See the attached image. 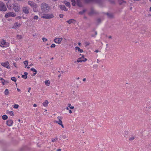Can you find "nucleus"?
Here are the masks:
<instances>
[{
  "instance_id": "1",
  "label": "nucleus",
  "mask_w": 151,
  "mask_h": 151,
  "mask_svg": "<svg viewBox=\"0 0 151 151\" xmlns=\"http://www.w3.org/2000/svg\"><path fill=\"white\" fill-rule=\"evenodd\" d=\"M41 8L42 10L45 12H47L50 9V7L48 4L45 3H43L41 5Z\"/></svg>"
},
{
  "instance_id": "2",
  "label": "nucleus",
  "mask_w": 151,
  "mask_h": 151,
  "mask_svg": "<svg viewBox=\"0 0 151 151\" xmlns=\"http://www.w3.org/2000/svg\"><path fill=\"white\" fill-rule=\"evenodd\" d=\"M9 45V44L6 40L2 39L0 41V46L2 47H7Z\"/></svg>"
},
{
  "instance_id": "3",
  "label": "nucleus",
  "mask_w": 151,
  "mask_h": 151,
  "mask_svg": "<svg viewBox=\"0 0 151 151\" xmlns=\"http://www.w3.org/2000/svg\"><path fill=\"white\" fill-rule=\"evenodd\" d=\"M57 119L58 120H55L54 121V123H58V124L61 126L62 128H64V127L62 124V120L63 119L62 117L61 116H58Z\"/></svg>"
},
{
  "instance_id": "4",
  "label": "nucleus",
  "mask_w": 151,
  "mask_h": 151,
  "mask_svg": "<svg viewBox=\"0 0 151 151\" xmlns=\"http://www.w3.org/2000/svg\"><path fill=\"white\" fill-rule=\"evenodd\" d=\"M7 10V9L5 4L2 1H0V11L5 12Z\"/></svg>"
},
{
  "instance_id": "5",
  "label": "nucleus",
  "mask_w": 151,
  "mask_h": 151,
  "mask_svg": "<svg viewBox=\"0 0 151 151\" xmlns=\"http://www.w3.org/2000/svg\"><path fill=\"white\" fill-rule=\"evenodd\" d=\"M54 17L53 14H44L43 16L42 17V18L46 19H51Z\"/></svg>"
},
{
  "instance_id": "6",
  "label": "nucleus",
  "mask_w": 151,
  "mask_h": 151,
  "mask_svg": "<svg viewBox=\"0 0 151 151\" xmlns=\"http://www.w3.org/2000/svg\"><path fill=\"white\" fill-rule=\"evenodd\" d=\"M28 4L29 5H30L32 8H33L34 12H36V11L34 10V9L35 8L36 9L37 7V5L36 3L32 1H29L28 2Z\"/></svg>"
},
{
  "instance_id": "7",
  "label": "nucleus",
  "mask_w": 151,
  "mask_h": 151,
  "mask_svg": "<svg viewBox=\"0 0 151 151\" xmlns=\"http://www.w3.org/2000/svg\"><path fill=\"white\" fill-rule=\"evenodd\" d=\"M62 40V38H59L56 37L54 40V41L56 44H60Z\"/></svg>"
},
{
  "instance_id": "8",
  "label": "nucleus",
  "mask_w": 151,
  "mask_h": 151,
  "mask_svg": "<svg viewBox=\"0 0 151 151\" xmlns=\"http://www.w3.org/2000/svg\"><path fill=\"white\" fill-rule=\"evenodd\" d=\"M16 16V14L15 13L13 12H10L6 13L5 15V17L6 18H8L10 17H14Z\"/></svg>"
},
{
  "instance_id": "9",
  "label": "nucleus",
  "mask_w": 151,
  "mask_h": 151,
  "mask_svg": "<svg viewBox=\"0 0 151 151\" xmlns=\"http://www.w3.org/2000/svg\"><path fill=\"white\" fill-rule=\"evenodd\" d=\"M1 65L2 66L7 69H9L10 68L9 64L8 61L2 63H1Z\"/></svg>"
},
{
  "instance_id": "10",
  "label": "nucleus",
  "mask_w": 151,
  "mask_h": 151,
  "mask_svg": "<svg viewBox=\"0 0 151 151\" xmlns=\"http://www.w3.org/2000/svg\"><path fill=\"white\" fill-rule=\"evenodd\" d=\"M87 60V59L85 58L83 55H82V57L78 58L77 60L78 63L82 62H85Z\"/></svg>"
},
{
  "instance_id": "11",
  "label": "nucleus",
  "mask_w": 151,
  "mask_h": 151,
  "mask_svg": "<svg viewBox=\"0 0 151 151\" xmlns=\"http://www.w3.org/2000/svg\"><path fill=\"white\" fill-rule=\"evenodd\" d=\"M13 9L15 12H19L20 9V6L18 4H15L14 5Z\"/></svg>"
},
{
  "instance_id": "12",
  "label": "nucleus",
  "mask_w": 151,
  "mask_h": 151,
  "mask_svg": "<svg viewBox=\"0 0 151 151\" xmlns=\"http://www.w3.org/2000/svg\"><path fill=\"white\" fill-rule=\"evenodd\" d=\"M29 8L28 7H24L22 8L23 12L25 14H27L29 13Z\"/></svg>"
},
{
  "instance_id": "13",
  "label": "nucleus",
  "mask_w": 151,
  "mask_h": 151,
  "mask_svg": "<svg viewBox=\"0 0 151 151\" xmlns=\"http://www.w3.org/2000/svg\"><path fill=\"white\" fill-rule=\"evenodd\" d=\"M13 123V122L12 120L9 119L6 121V124L9 126H12Z\"/></svg>"
},
{
  "instance_id": "14",
  "label": "nucleus",
  "mask_w": 151,
  "mask_h": 151,
  "mask_svg": "<svg viewBox=\"0 0 151 151\" xmlns=\"http://www.w3.org/2000/svg\"><path fill=\"white\" fill-rule=\"evenodd\" d=\"M20 26L21 24L20 23H19L18 22H16L14 24V25L12 28L15 29H17Z\"/></svg>"
},
{
  "instance_id": "15",
  "label": "nucleus",
  "mask_w": 151,
  "mask_h": 151,
  "mask_svg": "<svg viewBox=\"0 0 151 151\" xmlns=\"http://www.w3.org/2000/svg\"><path fill=\"white\" fill-rule=\"evenodd\" d=\"M67 22L69 24L72 23L75 24L76 23V21L74 19H71L67 21Z\"/></svg>"
},
{
  "instance_id": "16",
  "label": "nucleus",
  "mask_w": 151,
  "mask_h": 151,
  "mask_svg": "<svg viewBox=\"0 0 151 151\" xmlns=\"http://www.w3.org/2000/svg\"><path fill=\"white\" fill-rule=\"evenodd\" d=\"M6 113L7 114H9L11 116H13L14 115V112L12 111H10L9 110H7L6 111Z\"/></svg>"
},
{
  "instance_id": "17",
  "label": "nucleus",
  "mask_w": 151,
  "mask_h": 151,
  "mask_svg": "<svg viewBox=\"0 0 151 151\" xmlns=\"http://www.w3.org/2000/svg\"><path fill=\"white\" fill-rule=\"evenodd\" d=\"M75 51L76 52L77 51L79 52L80 53H82L83 52V50L82 49H81L80 48L78 47H75Z\"/></svg>"
},
{
  "instance_id": "18",
  "label": "nucleus",
  "mask_w": 151,
  "mask_h": 151,
  "mask_svg": "<svg viewBox=\"0 0 151 151\" xmlns=\"http://www.w3.org/2000/svg\"><path fill=\"white\" fill-rule=\"evenodd\" d=\"M60 7L62 10L66 11L68 10L64 5H60Z\"/></svg>"
},
{
  "instance_id": "19",
  "label": "nucleus",
  "mask_w": 151,
  "mask_h": 151,
  "mask_svg": "<svg viewBox=\"0 0 151 151\" xmlns=\"http://www.w3.org/2000/svg\"><path fill=\"white\" fill-rule=\"evenodd\" d=\"M80 0H77V5L79 7H81L82 6V4L81 1Z\"/></svg>"
},
{
  "instance_id": "20",
  "label": "nucleus",
  "mask_w": 151,
  "mask_h": 151,
  "mask_svg": "<svg viewBox=\"0 0 151 151\" xmlns=\"http://www.w3.org/2000/svg\"><path fill=\"white\" fill-rule=\"evenodd\" d=\"M31 70L35 72L33 73V76H34L35 75L37 74V70L34 68H31L30 69Z\"/></svg>"
},
{
  "instance_id": "21",
  "label": "nucleus",
  "mask_w": 151,
  "mask_h": 151,
  "mask_svg": "<svg viewBox=\"0 0 151 151\" xmlns=\"http://www.w3.org/2000/svg\"><path fill=\"white\" fill-rule=\"evenodd\" d=\"M48 102L47 100H45L42 104L43 105L44 107H46L48 104Z\"/></svg>"
},
{
  "instance_id": "22",
  "label": "nucleus",
  "mask_w": 151,
  "mask_h": 151,
  "mask_svg": "<svg viewBox=\"0 0 151 151\" xmlns=\"http://www.w3.org/2000/svg\"><path fill=\"white\" fill-rule=\"evenodd\" d=\"M4 93L5 95H8L9 93L8 89H6L4 91Z\"/></svg>"
},
{
  "instance_id": "23",
  "label": "nucleus",
  "mask_w": 151,
  "mask_h": 151,
  "mask_svg": "<svg viewBox=\"0 0 151 151\" xmlns=\"http://www.w3.org/2000/svg\"><path fill=\"white\" fill-rule=\"evenodd\" d=\"M0 80L1 81V82L3 85H4L6 83H8V82L5 81L4 79L2 78H1Z\"/></svg>"
},
{
  "instance_id": "24",
  "label": "nucleus",
  "mask_w": 151,
  "mask_h": 151,
  "mask_svg": "<svg viewBox=\"0 0 151 151\" xmlns=\"http://www.w3.org/2000/svg\"><path fill=\"white\" fill-rule=\"evenodd\" d=\"M24 75H22V77L23 78L26 79L27 78L28 73L27 72H24Z\"/></svg>"
},
{
  "instance_id": "25",
  "label": "nucleus",
  "mask_w": 151,
  "mask_h": 151,
  "mask_svg": "<svg viewBox=\"0 0 151 151\" xmlns=\"http://www.w3.org/2000/svg\"><path fill=\"white\" fill-rule=\"evenodd\" d=\"M45 85L48 86H49L50 84V81L49 80L45 81Z\"/></svg>"
},
{
  "instance_id": "26",
  "label": "nucleus",
  "mask_w": 151,
  "mask_h": 151,
  "mask_svg": "<svg viewBox=\"0 0 151 151\" xmlns=\"http://www.w3.org/2000/svg\"><path fill=\"white\" fill-rule=\"evenodd\" d=\"M64 3L67 6L69 7H70V5L69 2L65 1H64Z\"/></svg>"
},
{
  "instance_id": "27",
  "label": "nucleus",
  "mask_w": 151,
  "mask_h": 151,
  "mask_svg": "<svg viewBox=\"0 0 151 151\" xmlns=\"http://www.w3.org/2000/svg\"><path fill=\"white\" fill-rule=\"evenodd\" d=\"M17 38L18 40H20L22 38V37L21 35H18L17 36Z\"/></svg>"
},
{
  "instance_id": "28",
  "label": "nucleus",
  "mask_w": 151,
  "mask_h": 151,
  "mask_svg": "<svg viewBox=\"0 0 151 151\" xmlns=\"http://www.w3.org/2000/svg\"><path fill=\"white\" fill-rule=\"evenodd\" d=\"M24 63L25 65V68L27 66L28 64V60H25L24 62Z\"/></svg>"
},
{
  "instance_id": "29",
  "label": "nucleus",
  "mask_w": 151,
  "mask_h": 151,
  "mask_svg": "<svg viewBox=\"0 0 151 151\" xmlns=\"http://www.w3.org/2000/svg\"><path fill=\"white\" fill-rule=\"evenodd\" d=\"M2 117L3 119L5 120L6 119H7L8 116L7 115H3L2 116Z\"/></svg>"
},
{
  "instance_id": "30",
  "label": "nucleus",
  "mask_w": 151,
  "mask_h": 151,
  "mask_svg": "<svg viewBox=\"0 0 151 151\" xmlns=\"http://www.w3.org/2000/svg\"><path fill=\"white\" fill-rule=\"evenodd\" d=\"M85 12L86 10H83L82 11L80 12H79V14H80L82 15Z\"/></svg>"
},
{
  "instance_id": "31",
  "label": "nucleus",
  "mask_w": 151,
  "mask_h": 151,
  "mask_svg": "<svg viewBox=\"0 0 151 151\" xmlns=\"http://www.w3.org/2000/svg\"><path fill=\"white\" fill-rule=\"evenodd\" d=\"M71 1L72 2V5L73 6H75L76 4V1L75 0H71Z\"/></svg>"
},
{
  "instance_id": "32",
  "label": "nucleus",
  "mask_w": 151,
  "mask_h": 151,
  "mask_svg": "<svg viewBox=\"0 0 151 151\" xmlns=\"http://www.w3.org/2000/svg\"><path fill=\"white\" fill-rule=\"evenodd\" d=\"M11 80L14 82H16L17 81L16 78L14 77H13L11 78Z\"/></svg>"
},
{
  "instance_id": "33",
  "label": "nucleus",
  "mask_w": 151,
  "mask_h": 151,
  "mask_svg": "<svg viewBox=\"0 0 151 151\" xmlns=\"http://www.w3.org/2000/svg\"><path fill=\"white\" fill-rule=\"evenodd\" d=\"M19 107V105L17 104H15L14 106V108L16 109H18Z\"/></svg>"
},
{
  "instance_id": "34",
  "label": "nucleus",
  "mask_w": 151,
  "mask_h": 151,
  "mask_svg": "<svg viewBox=\"0 0 151 151\" xmlns=\"http://www.w3.org/2000/svg\"><path fill=\"white\" fill-rule=\"evenodd\" d=\"M42 40L43 41V42H45L47 41V39L43 37L42 38Z\"/></svg>"
},
{
  "instance_id": "35",
  "label": "nucleus",
  "mask_w": 151,
  "mask_h": 151,
  "mask_svg": "<svg viewBox=\"0 0 151 151\" xmlns=\"http://www.w3.org/2000/svg\"><path fill=\"white\" fill-rule=\"evenodd\" d=\"M134 139V137L133 136H132L129 138V140L130 141H132Z\"/></svg>"
},
{
  "instance_id": "36",
  "label": "nucleus",
  "mask_w": 151,
  "mask_h": 151,
  "mask_svg": "<svg viewBox=\"0 0 151 151\" xmlns=\"http://www.w3.org/2000/svg\"><path fill=\"white\" fill-rule=\"evenodd\" d=\"M38 16L37 15H35L33 19H34L37 20L38 19Z\"/></svg>"
},
{
  "instance_id": "37",
  "label": "nucleus",
  "mask_w": 151,
  "mask_h": 151,
  "mask_svg": "<svg viewBox=\"0 0 151 151\" xmlns=\"http://www.w3.org/2000/svg\"><path fill=\"white\" fill-rule=\"evenodd\" d=\"M56 46L55 45V44H52L50 46V47L51 48L55 47Z\"/></svg>"
},
{
  "instance_id": "38",
  "label": "nucleus",
  "mask_w": 151,
  "mask_h": 151,
  "mask_svg": "<svg viewBox=\"0 0 151 151\" xmlns=\"http://www.w3.org/2000/svg\"><path fill=\"white\" fill-rule=\"evenodd\" d=\"M93 0H85V2L87 3H89V2H90V1H91Z\"/></svg>"
},
{
  "instance_id": "39",
  "label": "nucleus",
  "mask_w": 151,
  "mask_h": 151,
  "mask_svg": "<svg viewBox=\"0 0 151 151\" xmlns=\"http://www.w3.org/2000/svg\"><path fill=\"white\" fill-rule=\"evenodd\" d=\"M119 4H121L122 3V2H124L123 0H119Z\"/></svg>"
},
{
  "instance_id": "40",
  "label": "nucleus",
  "mask_w": 151,
  "mask_h": 151,
  "mask_svg": "<svg viewBox=\"0 0 151 151\" xmlns=\"http://www.w3.org/2000/svg\"><path fill=\"white\" fill-rule=\"evenodd\" d=\"M63 14H60L59 15V17L60 18H62L63 17Z\"/></svg>"
},
{
  "instance_id": "41",
  "label": "nucleus",
  "mask_w": 151,
  "mask_h": 151,
  "mask_svg": "<svg viewBox=\"0 0 151 151\" xmlns=\"http://www.w3.org/2000/svg\"><path fill=\"white\" fill-rule=\"evenodd\" d=\"M13 65L15 67L17 68V66H16V63H14Z\"/></svg>"
},
{
  "instance_id": "42",
  "label": "nucleus",
  "mask_w": 151,
  "mask_h": 151,
  "mask_svg": "<svg viewBox=\"0 0 151 151\" xmlns=\"http://www.w3.org/2000/svg\"><path fill=\"white\" fill-rule=\"evenodd\" d=\"M97 22H98V23H99V22H101V20L100 19H98V20H97Z\"/></svg>"
},
{
  "instance_id": "43",
  "label": "nucleus",
  "mask_w": 151,
  "mask_h": 151,
  "mask_svg": "<svg viewBox=\"0 0 151 151\" xmlns=\"http://www.w3.org/2000/svg\"><path fill=\"white\" fill-rule=\"evenodd\" d=\"M69 108L71 109H73L74 108V107L73 106H70Z\"/></svg>"
},
{
  "instance_id": "44",
  "label": "nucleus",
  "mask_w": 151,
  "mask_h": 151,
  "mask_svg": "<svg viewBox=\"0 0 151 151\" xmlns=\"http://www.w3.org/2000/svg\"><path fill=\"white\" fill-rule=\"evenodd\" d=\"M33 106L34 107H36L37 106V105L35 104H33Z\"/></svg>"
},
{
  "instance_id": "45",
  "label": "nucleus",
  "mask_w": 151,
  "mask_h": 151,
  "mask_svg": "<svg viewBox=\"0 0 151 151\" xmlns=\"http://www.w3.org/2000/svg\"><path fill=\"white\" fill-rule=\"evenodd\" d=\"M56 140V139H52V142H54Z\"/></svg>"
},
{
  "instance_id": "46",
  "label": "nucleus",
  "mask_w": 151,
  "mask_h": 151,
  "mask_svg": "<svg viewBox=\"0 0 151 151\" xmlns=\"http://www.w3.org/2000/svg\"><path fill=\"white\" fill-rule=\"evenodd\" d=\"M86 78H84L83 79V81L84 82H85L86 81Z\"/></svg>"
},
{
  "instance_id": "47",
  "label": "nucleus",
  "mask_w": 151,
  "mask_h": 151,
  "mask_svg": "<svg viewBox=\"0 0 151 151\" xmlns=\"http://www.w3.org/2000/svg\"><path fill=\"white\" fill-rule=\"evenodd\" d=\"M69 112L70 114H71L72 113V112L71 110H69Z\"/></svg>"
},
{
  "instance_id": "48",
  "label": "nucleus",
  "mask_w": 151,
  "mask_h": 151,
  "mask_svg": "<svg viewBox=\"0 0 151 151\" xmlns=\"http://www.w3.org/2000/svg\"><path fill=\"white\" fill-rule=\"evenodd\" d=\"M71 106V104H68V107H70V106Z\"/></svg>"
},
{
  "instance_id": "49",
  "label": "nucleus",
  "mask_w": 151,
  "mask_h": 151,
  "mask_svg": "<svg viewBox=\"0 0 151 151\" xmlns=\"http://www.w3.org/2000/svg\"><path fill=\"white\" fill-rule=\"evenodd\" d=\"M85 44H86L87 45H88L89 44V43L88 42H86L85 43Z\"/></svg>"
},
{
  "instance_id": "50",
  "label": "nucleus",
  "mask_w": 151,
  "mask_h": 151,
  "mask_svg": "<svg viewBox=\"0 0 151 151\" xmlns=\"http://www.w3.org/2000/svg\"><path fill=\"white\" fill-rule=\"evenodd\" d=\"M99 60H98V59H97V63H99Z\"/></svg>"
},
{
  "instance_id": "51",
  "label": "nucleus",
  "mask_w": 151,
  "mask_h": 151,
  "mask_svg": "<svg viewBox=\"0 0 151 151\" xmlns=\"http://www.w3.org/2000/svg\"><path fill=\"white\" fill-rule=\"evenodd\" d=\"M17 91H19V92L20 91V90L19 89V88H17Z\"/></svg>"
},
{
  "instance_id": "52",
  "label": "nucleus",
  "mask_w": 151,
  "mask_h": 151,
  "mask_svg": "<svg viewBox=\"0 0 151 151\" xmlns=\"http://www.w3.org/2000/svg\"><path fill=\"white\" fill-rule=\"evenodd\" d=\"M99 52V51L98 50H96L95 51V52Z\"/></svg>"
},
{
  "instance_id": "53",
  "label": "nucleus",
  "mask_w": 151,
  "mask_h": 151,
  "mask_svg": "<svg viewBox=\"0 0 151 151\" xmlns=\"http://www.w3.org/2000/svg\"><path fill=\"white\" fill-rule=\"evenodd\" d=\"M78 45H79L80 46H81V43L80 42H79L78 43Z\"/></svg>"
},
{
  "instance_id": "54",
  "label": "nucleus",
  "mask_w": 151,
  "mask_h": 151,
  "mask_svg": "<svg viewBox=\"0 0 151 151\" xmlns=\"http://www.w3.org/2000/svg\"><path fill=\"white\" fill-rule=\"evenodd\" d=\"M61 149H59L57 150V151H61Z\"/></svg>"
},
{
  "instance_id": "55",
  "label": "nucleus",
  "mask_w": 151,
  "mask_h": 151,
  "mask_svg": "<svg viewBox=\"0 0 151 151\" xmlns=\"http://www.w3.org/2000/svg\"><path fill=\"white\" fill-rule=\"evenodd\" d=\"M66 110H69V108H68V107H66Z\"/></svg>"
},
{
  "instance_id": "56",
  "label": "nucleus",
  "mask_w": 151,
  "mask_h": 151,
  "mask_svg": "<svg viewBox=\"0 0 151 151\" xmlns=\"http://www.w3.org/2000/svg\"><path fill=\"white\" fill-rule=\"evenodd\" d=\"M33 65V64H31L29 65V66H32Z\"/></svg>"
},
{
  "instance_id": "57",
  "label": "nucleus",
  "mask_w": 151,
  "mask_h": 151,
  "mask_svg": "<svg viewBox=\"0 0 151 151\" xmlns=\"http://www.w3.org/2000/svg\"><path fill=\"white\" fill-rule=\"evenodd\" d=\"M37 35V34L36 33L35 34V35H33V36L34 37L35 36H36Z\"/></svg>"
},
{
  "instance_id": "58",
  "label": "nucleus",
  "mask_w": 151,
  "mask_h": 151,
  "mask_svg": "<svg viewBox=\"0 0 151 151\" xmlns=\"http://www.w3.org/2000/svg\"><path fill=\"white\" fill-rule=\"evenodd\" d=\"M31 88H29V90L28 91V92H30V90Z\"/></svg>"
},
{
  "instance_id": "59",
  "label": "nucleus",
  "mask_w": 151,
  "mask_h": 151,
  "mask_svg": "<svg viewBox=\"0 0 151 151\" xmlns=\"http://www.w3.org/2000/svg\"><path fill=\"white\" fill-rule=\"evenodd\" d=\"M61 74H60L58 76V77L60 78V77H61Z\"/></svg>"
},
{
  "instance_id": "60",
  "label": "nucleus",
  "mask_w": 151,
  "mask_h": 151,
  "mask_svg": "<svg viewBox=\"0 0 151 151\" xmlns=\"http://www.w3.org/2000/svg\"><path fill=\"white\" fill-rule=\"evenodd\" d=\"M150 11L151 12V6L150 7Z\"/></svg>"
},
{
  "instance_id": "61",
  "label": "nucleus",
  "mask_w": 151,
  "mask_h": 151,
  "mask_svg": "<svg viewBox=\"0 0 151 151\" xmlns=\"http://www.w3.org/2000/svg\"><path fill=\"white\" fill-rule=\"evenodd\" d=\"M79 79H80V78H79V77H78V78H76V79H77V80H79Z\"/></svg>"
},
{
  "instance_id": "62",
  "label": "nucleus",
  "mask_w": 151,
  "mask_h": 151,
  "mask_svg": "<svg viewBox=\"0 0 151 151\" xmlns=\"http://www.w3.org/2000/svg\"><path fill=\"white\" fill-rule=\"evenodd\" d=\"M111 38V36H109V38Z\"/></svg>"
},
{
  "instance_id": "63",
  "label": "nucleus",
  "mask_w": 151,
  "mask_h": 151,
  "mask_svg": "<svg viewBox=\"0 0 151 151\" xmlns=\"http://www.w3.org/2000/svg\"><path fill=\"white\" fill-rule=\"evenodd\" d=\"M27 68L28 69H29V68H30V67L29 66H28V67H27Z\"/></svg>"
},
{
  "instance_id": "64",
  "label": "nucleus",
  "mask_w": 151,
  "mask_h": 151,
  "mask_svg": "<svg viewBox=\"0 0 151 151\" xmlns=\"http://www.w3.org/2000/svg\"><path fill=\"white\" fill-rule=\"evenodd\" d=\"M95 35H96L97 34V33L96 32H95Z\"/></svg>"
}]
</instances>
